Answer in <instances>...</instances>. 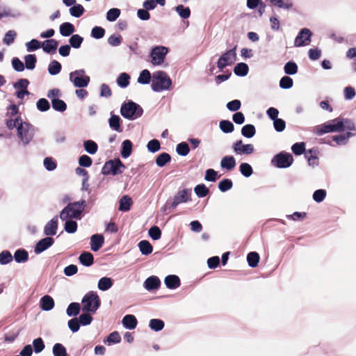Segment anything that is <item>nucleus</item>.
I'll return each instance as SVG.
<instances>
[{"mask_svg":"<svg viewBox=\"0 0 356 356\" xmlns=\"http://www.w3.org/2000/svg\"><path fill=\"white\" fill-rule=\"evenodd\" d=\"M131 204V199L128 195H124L119 201V210L121 211H128Z\"/></svg>","mask_w":356,"mask_h":356,"instance_id":"c756f323","label":"nucleus"},{"mask_svg":"<svg viewBox=\"0 0 356 356\" xmlns=\"http://www.w3.org/2000/svg\"><path fill=\"white\" fill-rule=\"evenodd\" d=\"M168 48L164 46H156L150 51V63L154 66H161L165 61Z\"/></svg>","mask_w":356,"mask_h":356,"instance_id":"9d476101","label":"nucleus"},{"mask_svg":"<svg viewBox=\"0 0 356 356\" xmlns=\"http://www.w3.org/2000/svg\"><path fill=\"white\" fill-rule=\"evenodd\" d=\"M239 170L241 173L245 177H250L253 173L251 165L247 163H242L240 165Z\"/></svg>","mask_w":356,"mask_h":356,"instance_id":"052dcab7","label":"nucleus"},{"mask_svg":"<svg viewBox=\"0 0 356 356\" xmlns=\"http://www.w3.org/2000/svg\"><path fill=\"white\" fill-rule=\"evenodd\" d=\"M164 283L166 287L169 289H175L181 284L180 279L175 275L166 276L164 280Z\"/></svg>","mask_w":356,"mask_h":356,"instance_id":"412c9836","label":"nucleus"},{"mask_svg":"<svg viewBox=\"0 0 356 356\" xmlns=\"http://www.w3.org/2000/svg\"><path fill=\"white\" fill-rule=\"evenodd\" d=\"M58 47V42L54 39H49L44 41L42 44V49L46 53L54 51Z\"/></svg>","mask_w":356,"mask_h":356,"instance_id":"c85d7f7f","label":"nucleus"},{"mask_svg":"<svg viewBox=\"0 0 356 356\" xmlns=\"http://www.w3.org/2000/svg\"><path fill=\"white\" fill-rule=\"evenodd\" d=\"M83 38L79 35H72L69 40L70 46L73 48L78 49L81 47L83 42Z\"/></svg>","mask_w":356,"mask_h":356,"instance_id":"5fc2aeb1","label":"nucleus"},{"mask_svg":"<svg viewBox=\"0 0 356 356\" xmlns=\"http://www.w3.org/2000/svg\"><path fill=\"white\" fill-rule=\"evenodd\" d=\"M121 118L115 114L111 113V117L108 120L109 127L113 130L118 133L122 132L123 129L121 127Z\"/></svg>","mask_w":356,"mask_h":356,"instance_id":"6ab92c4d","label":"nucleus"},{"mask_svg":"<svg viewBox=\"0 0 356 356\" xmlns=\"http://www.w3.org/2000/svg\"><path fill=\"white\" fill-rule=\"evenodd\" d=\"M70 14L74 17H80L84 13V8L81 4H74L69 10Z\"/></svg>","mask_w":356,"mask_h":356,"instance_id":"49530a36","label":"nucleus"},{"mask_svg":"<svg viewBox=\"0 0 356 356\" xmlns=\"http://www.w3.org/2000/svg\"><path fill=\"white\" fill-rule=\"evenodd\" d=\"M330 133L342 132L346 130L355 131L354 122L348 118H337L327 122Z\"/></svg>","mask_w":356,"mask_h":356,"instance_id":"20e7f679","label":"nucleus"},{"mask_svg":"<svg viewBox=\"0 0 356 356\" xmlns=\"http://www.w3.org/2000/svg\"><path fill=\"white\" fill-rule=\"evenodd\" d=\"M147 148L149 152L155 153L161 149L160 142L156 139L151 140L147 145Z\"/></svg>","mask_w":356,"mask_h":356,"instance_id":"69168bd1","label":"nucleus"},{"mask_svg":"<svg viewBox=\"0 0 356 356\" xmlns=\"http://www.w3.org/2000/svg\"><path fill=\"white\" fill-rule=\"evenodd\" d=\"M81 309L80 304L78 302L70 303L66 310L68 316H76L79 314Z\"/></svg>","mask_w":356,"mask_h":356,"instance_id":"c9c22d12","label":"nucleus"},{"mask_svg":"<svg viewBox=\"0 0 356 356\" xmlns=\"http://www.w3.org/2000/svg\"><path fill=\"white\" fill-rule=\"evenodd\" d=\"M138 248L143 255H148L152 252L153 248L149 241L143 240L139 242Z\"/></svg>","mask_w":356,"mask_h":356,"instance_id":"2f4dec72","label":"nucleus"},{"mask_svg":"<svg viewBox=\"0 0 356 356\" xmlns=\"http://www.w3.org/2000/svg\"><path fill=\"white\" fill-rule=\"evenodd\" d=\"M312 35V31L309 29H302L295 38L294 46L299 47L309 44Z\"/></svg>","mask_w":356,"mask_h":356,"instance_id":"ddd939ff","label":"nucleus"},{"mask_svg":"<svg viewBox=\"0 0 356 356\" xmlns=\"http://www.w3.org/2000/svg\"><path fill=\"white\" fill-rule=\"evenodd\" d=\"M130 76L125 73H121L117 79V83L120 88H124L129 84Z\"/></svg>","mask_w":356,"mask_h":356,"instance_id":"37998d69","label":"nucleus"},{"mask_svg":"<svg viewBox=\"0 0 356 356\" xmlns=\"http://www.w3.org/2000/svg\"><path fill=\"white\" fill-rule=\"evenodd\" d=\"M143 113V108L132 101L123 103L120 108V114L129 120H135L139 118Z\"/></svg>","mask_w":356,"mask_h":356,"instance_id":"39448f33","label":"nucleus"},{"mask_svg":"<svg viewBox=\"0 0 356 356\" xmlns=\"http://www.w3.org/2000/svg\"><path fill=\"white\" fill-rule=\"evenodd\" d=\"M104 243V238L102 234H93L90 237V248L92 251H98Z\"/></svg>","mask_w":356,"mask_h":356,"instance_id":"a211bd4d","label":"nucleus"},{"mask_svg":"<svg viewBox=\"0 0 356 356\" xmlns=\"http://www.w3.org/2000/svg\"><path fill=\"white\" fill-rule=\"evenodd\" d=\"M161 285V281L156 276L152 275L149 277L144 282V288L147 291H153L158 289Z\"/></svg>","mask_w":356,"mask_h":356,"instance_id":"f3484780","label":"nucleus"},{"mask_svg":"<svg viewBox=\"0 0 356 356\" xmlns=\"http://www.w3.org/2000/svg\"><path fill=\"white\" fill-rule=\"evenodd\" d=\"M259 255L256 252H250L247 256V261L248 263V265L254 268L257 266L258 263L259 261Z\"/></svg>","mask_w":356,"mask_h":356,"instance_id":"ea45409f","label":"nucleus"},{"mask_svg":"<svg viewBox=\"0 0 356 356\" xmlns=\"http://www.w3.org/2000/svg\"><path fill=\"white\" fill-rule=\"evenodd\" d=\"M101 301L96 292L90 291L82 298V311L94 314L100 307Z\"/></svg>","mask_w":356,"mask_h":356,"instance_id":"423d86ee","label":"nucleus"},{"mask_svg":"<svg viewBox=\"0 0 356 356\" xmlns=\"http://www.w3.org/2000/svg\"><path fill=\"white\" fill-rule=\"evenodd\" d=\"M284 70L286 74L293 75L298 72V66L294 62L289 61L285 64Z\"/></svg>","mask_w":356,"mask_h":356,"instance_id":"e2e57ef3","label":"nucleus"},{"mask_svg":"<svg viewBox=\"0 0 356 356\" xmlns=\"http://www.w3.org/2000/svg\"><path fill=\"white\" fill-rule=\"evenodd\" d=\"M236 47L227 51L218 59V67L222 70L226 66L232 65L236 60Z\"/></svg>","mask_w":356,"mask_h":356,"instance_id":"f8f14e48","label":"nucleus"},{"mask_svg":"<svg viewBox=\"0 0 356 356\" xmlns=\"http://www.w3.org/2000/svg\"><path fill=\"white\" fill-rule=\"evenodd\" d=\"M233 186L232 180L224 179L218 183V188L221 192H226L230 190Z\"/></svg>","mask_w":356,"mask_h":356,"instance_id":"4d7b16f0","label":"nucleus"},{"mask_svg":"<svg viewBox=\"0 0 356 356\" xmlns=\"http://www.w3.org/2000/svg\"><path fill=\"white\" fill-rule=\"evenodd\" d=\"M313 132L318 136L330 133L327 122L314 127Z\"/></svg>","mask_w":356,"mask_h":356,"instance_id":"603ef678","label":"nucleus"},{"mask_svg":"<svg viewBox=\"0 0 356 356\" xmlns=\"http://www.w3.org/2000/svg\"><path fill=\"white\" fill-rule=\"evenodd\" d=\"M191 190L184 188L179 190L172 201H168L164 206V210L168 208L175 209L179 204L186 203L191 200Z\"/></svg>","mask_w":356,"mask_h":356,"instance_id":"6e6552de","label":"nucleus"},{"mask_svg":"<svg viewBox=\"0 0 356 356\" xmlns=\"http://www.w3.org/2000/svg\"><path fill=\"white\" fill-rule=\"evenodd\" d=\"M59 31L60 35L64 37H67L75 31V29L72 24L70 22H64L60 24Z\"/></svg>","mask_w":356,"mask_h":356,"instance_id":"393cba45","label":"nucleus"},{"mask_svg":"<svg viewBox=\"0 0 356 356\" xmlns=\"http://www.w3.org/2000/svg\"><path fill=\"white\" fill-rule=\"evenodd\" d=\"M355 135H356L355 133L349 131L344 134L333 136L332 139V141L336 143V145H345L348 143L349 138Z\"/></svg>","mask_w":356,"mask_h":356,"instance_id":"aec40b11","label":"nucleus"},{"mask_svg":"<svg viewBox=\"0 0 356 356\" xmlns=\"http://www.w3.org/2000/svg\"><path fill=\"white\" fill-rule=\"evenodd\" d=\"M233 149L237 154H250L254 152L252 144L243 145L242 140H237L233 145Z\"/></svg>","mask_w":356,"mask_h":356,"instance_id":"4468645a","label":"nucleus"},{"mask_svg":"<svg viewBox=\"0 0 356 356\" xmlns=\"http://www.w3.org/2000/svg\"><path fill=\"white\" fill-rule=\"evenodd\" d=\"M132 143L129 140H125L122 143L121 156L124 159L128 158L132 152Z\"/></svg>","mask_w":356,"mask_h":356,"instance_id":"a878e982","label":"nucleus"},{"mask_svg":"<svg viewBox=\"0 0 356 356\" xmlns=\"http://www.w3.org/2000/svg\"><path fill=\"white\" fill-rule=\"evenodd\" d=\"M6 126L9 129L17 128V136L24 145H28L33 138V127L27 122H24L20 118L8 120Z\"/></svg>","mask_w":356,"mask_h":356,"instance_id":"f257e3e1","label":"nucleus"},{"mask_svg":"<svg viewBox=\"0 0 356 356\" xmlns=\"http://www.w3.org/2000/svg\"><path fill=\"white\" fill-rule=\"evenodd\" d=\"M236 164V160L233 156H225L220 161V167L227 170L234 169Z\"/></svg>","mask_w":356,"mask_h":356,"instance_id":"4be33fe9","label":"nucleus"},{"mask_svg":"<svg viewBox=\"0 0 356 356\" xmlns=\"http://www.w3.org/2000/svg\"><path fill=\"white\" fill-rule=\"evenodd\" d=\"M25 66L28 70H33L35 67L37 61L36 57L33 54H28L24 57Z\"/></svg>","mask_w":356,"mask_h":356,"instance_id":"09e8293b","label":"nucleus"},{"mask_svg":"<svg viewBox=\"0 0 356 356\" xmlns=\"http://www.w3.org/2000/svg\"><path fill=\"white\" fill-rule=\"evenodd\" d=\"M124 169L125 165L117 159L106 161L102 169V173L104 175H116L122 173Z\"/></svg>","mask_w":356,"mask_h":356,"instance_id":"1a4fd4ad","label":"nucleus"},{"mask_svg":"<svg viewBox=\"0 0 356 356\" xmlns=\"http://www.w3.org/2000/svg\"><path fill=\"white\" fill-rule=\"evenodd\" d=\"M293 161V158L290 153L282 152L273 158L271 163L279 168H286L291 165Z\"/></svg>","mask_w":356,"mask_h":356,"instance_id":"9b49d317","label":"nucleus"},{"mask_svg":"<svg viewBox=\"0 0 356 356\" xmlns=\"http://www.w3.org/2000/svg\"><path fill=\"white\" fill-rule=\"evenodd\" d=\"M177 153L182 156H186L190 152L188 145L186 142H181L177 145Z\"/></svg>","mask_w":356,"mask_h":356,"instance_id":"de8ad7c7","label":"nucleus"},{"mask_svg":"<svg viewBox=\"0 0 356 356\" xmlns=\"http://www.w3.org/2000/svg\"><path fill=\"white\" fill-rule=\"evenodd\" d=\"M122 323L123 326L129 330L136 328L138 323L136 318L132 314H127L124 316Z\"/></svg>","mask_w":356,"mask_h":356,"instance_id":"b1692460","label":"nucleus"},{"mask_svg":"<svg viewBox=\"0 0 356 356\" xmlns=\"http://www.w3.org/2000/svg\"><path fill=\"white\" fill-rule=\"evenodd\" d=\"M34 352L40 353L44 349V344L42 338L39 337L33 341Z\"/></svg>","mask_w":356,"mask_h":356,"instance_id":"774afa93","label":"nucleus"},{"mask_svg":"<svg viewBox=\"0 0 356 356\" xmlns=\"http://www.w3.org/2000/svg\"><path fill=\"white\" fill-rule=\"evenodd\" d=\"M53 108L58 112H64L67 109V104L62 99H53L51 102Z\"/></svg>","mask_w":356,"mask_h":356,"instance_id":"8fccbe9b","label":"nucleus"},{"mask_svg":"<svg viewBox=\"0 0 356 356\" xmlns=\"http://www.w3.org/2000/svg\"><path fill=\"white\" fill-rule=\"evenodd\" d=\"M171 156L169 154L163 152L159 154L156 159V164L159 167H163L168 163L170 161Z\"/></svg>","mask_w":356,"mask_h":356,"instance_id":"4c0bfd02","label":"nucleus"},{"mask_svg":"<svg viewBox=\"0 0 356 356\" xmlns=\"http://www.w3.org/2000/svg\"><path fill=\"white\" fill-rule=\"evenodd\" d=\"M40 306L43 311H50L54 307V300L50 296H44L40 299Z\"/></svg>","mask_w":356,"mask_h":356,"instance_id":"5701e85b","label":"nucleus"},{"mask_svg":"<svg viewBox=\"0 0 356 356\" xmlns=\"http://www.w3.org/2000/svg\"><path fill=\"white\" fill-rule=\"evenodd\" d=\"M36 107L40 111L45 112L50 108V104L46 99L41 98L36 102Z\"/></svg>","mask_w":356,"mask_h":356,"instance_id":"bf43d9fd","label":"nucleus"},{"mask_svg":"<svg viewBox=\"0 0 356 356\" xmlns=\"http://www.w3.org/2000/svg\"><path fill=\"white\" fill-rule=\"evenodd\" d=\"M113 284V282L111 278L104 277H102L97 284V287L101 291H107L111 288Z\"/></svg>","mask_w":356,"mask_h":356,"instance_id":"cd10ccee","label":"nucleus"},{"mask_svg":"<svg viewBox=\"0 0 356 356\" xmlns=\"http://www.w3.org/2000/svg\"><path fill=\"white\" fill-rule=\"evenodd\" d=\"M249 70L248 65L244 63H238L234 69V73L237 76H245L248 74Z\"/></svg>","mask_w":356,"mask_h":356,"instance_id":"7c9ffc66","label":"nucleus"},{"mask_svg":"<svg viewBox=\"0 0 356 356\" xmlns=\"http://www.w3.org/2000/svg\"><path fill=\"white\" fill-rule=\"evenodd\" d=\"M86 206L85 200L70 203L61 211L60 218L63 221L72 218L79 220Z\"/></svg>","mask_w":356,"mask_h":356,"instance_id":"f03ea898","label":"nucleus"},{"mask_svg":"<svg viewBox=\"0 0 356 356\" xmlns=\"http://www.w3.org/2000/svg\"><path fill=\"white\" fill-rule=\"evenodd\" d=\"M17 36V33L14 30H10L6 33L3 39V42L7 46L12 44Z\"/></svg>","mask_w":356,"mask_h":356,"instance_id":"3c124183","label":"nucleus"},{"mask_svg":"<svg viewBox=\"0 0 356 356\" xmlns=\"http://www.w3.org/2000/svg\"><path fill=\"white\" fill-rule=\"evenodd\" d=\"M172 85V80L168 74L163 71L159 70L153 72L151 88L153 91L159 92L170 89Z\"/></svg>","mask_w":356,"mask_h":356,"instance_id":"7ed1b4c3","label":"nucleus"},{"mask_svg":"<svg viewBox=\"0 0 356 356\" xmlns=\"http://www.w3.org/2000/svg\"><path fill=\"white\" fill-rule=\"evenodd\" d=\"M64 229L67 233L73 234L77 230V223L74 220L67 219L65 223Z\"/></svg>","mask_w":356,"mask_h":356,"instance_id":"0e129e2a","label":"nucleus"},{"mask_svg":"<svg viewBox=\"0 0 356 356\" xmlns=\"http://www.w3.org/2000/svg\"><path fill=\"white\" fill-rule=\"evenodd\" d=\"M58 216L51 218L44 227V234L45 236H54L58 229Z\"/></svg>","mask_w":356,"mask_h":356,"instance_id":"dca6fc26","label":"nucleus"},{"mask_svg":"<svg viewBox=\"0 0 356 356\" xmlns=\"http://www.w3.org/2000/svg\"><path fill=\"white\" fill-rule=\"evenodd\" d=\"M61 65L57 60H52L48 66V72L51 75H56L61 71Z\"/></svg>","mask_w":356,"mask_h":356,"instance_id":"58836bf2","label":"nucleus"},{"mask_svg":"<svg viewBox=\"0 0 356 356\" xmlns=\"http://www.w3.org/2000/svg\"><path fill=\"white\" fill-rule=\"evenodd\" d=\"M121 341V337L120 334L115 331L111 332L107 337L106 340L104 341L108 345L118 343Z\"/></svg>","mask_w":356,"mask_h":356,"instance_id":"6e6d98bb","label":"nucleus"},{"mask_svg":"<svg viewBox=\"0 0 356 356\" xmlns=\"http://www.w3.org/2000/svg\"><path fill=\"white\" fill-rule=\"evenodd\" d=\"M219 127L220 130L225 134L232 133L234 129L232 122L225 120L220 122Z\"/></svg>","mask_w":356,"mask_h":356,"instance_id":"c03bdc74","label":"nucleus"},{"mask_svg":"<svg viewBox=\"0 0 356 356\" xmlns=\"http://www.w3.org/2000/svg\"><path fill=\"white\" fill-rule=\"evenodd\" d=\"M69 81L77 88H84L87 87L90 81V78L86 74L85 70L79 69L71 72L69 74Z\"/></svg>","mask_w":356,"mask_h":356,"instance_id":"0eeeda50","label":"nucleus"},{"mask_svg":"<svg viewBox=\"0 0 356 356\" xmlns=\"http://www.w3.org/2000/svg\"><path fill=\"white\" fill-rule=\"evenodd\" d=\"M163 321L158 318H153L149 321V327L155 332H159L164 327Z\"/></svg>","mask_w":356,"mask_h":356,"instance_id":"f704fd0d","label":"nucleus"},{"mask_svg":"<svg viewBox=\"0 0 356 356\" xmlns=\"http://www.w3.org/2000/svg\"><path fill=\"white\" fill-rule=\"evenodd\" d=\"M54 239L51 237H46L40 240L35 245L34 252L38 254L47 250L54 244Z\"/></svg>","mask_w":356,"mask_h":356,"instance_id":"2eb2a0df","label":"nucleus"},{"mask_svg":"<svg viewBox=\"0 0 356 356\" xmlns=\"http://www.w3.org/2000/svg\"><path fill=\"white\" fill-rule=\"evenodd\" d=\"M13 261V256L8 250H3L0 253V264L6 265Z\"/></svg>","mask_w":356,"mask_h":356,"instance_id":"680f3d73","label":"nucleus"},{"mask_svg":"<svg viewBox=\"0 0 356 356\" xmlns=\"http://www.w3.org/2000/svg\"><path fill=\"white\" fill-rule=\"evenodd\" d=\"M175 10L180 17L183 19H188L191 15V10L188 7H185L183 5H178L175 7Z\"/></svg>","mask_w":356,"mask_h":356,"instance_id":"a18cd8bd","label":"nucleus"},{"mask_svg":"<svg viewBox=\"0 0 356 356\" xmlns=\"http://www.w3.org/2000/svg\"><path fill=\"white\" fill-rule=\"evenodd\" d=\"M255 127L252 124H246L241 129V134L245 138H252L255 135Z\"/></svg>","mask_w":356,"mask_h":356,"instance_id":"a19ab883","label":"nucleus"},{"mask_svg":"<svg viewBox=\"0 0 356 356\" xmlns=\"http://www.w3.org/2000/svg\"><path fill=\"white\" fill-rule=\"evenodd\" d=\"M194 191L199 197H206L209 192V188L203 184L197 185Z\"/></svg>","mask_w":356,"mask_h":356,"instance_id":"864d4df0","label":"nucleus"},{"mask_svg":"<svg viewBox=\"0 0 356 356\" xmlns=\"http://www.w3.org/2000/svg\"><path fill=\"white\" fill-rule=\"evenodd\" d=\"M326 191L324 189H318L314 191L313 193V200L318 203H320L324 200L326 197Z\"/></svg>","mask_w":356,"mask_h":356,"instance_id":"338daca9","label":"nucleus"},{"mask_svg":"<svg viewBox=\"0 0 356 356\" xmlns=\"http://www.w3.org/2000/svg\"><path fill=\"white\" fill-rule=\"evenodd\" d=\"M52 352L54 356H68L65 346L59 343L54 345Z\"/></svg>","mask_w":356,"mask_h":356,"instance_id":"79ce46f5","label":"nucleus"},{"mask_svg":"<svg viewBox=\"0 0 356 356\" xmlns=\"http://www.w3.org/2000/svg\"><path fill=\"white\" fill-rule=\"evenodd\" d=\"M151 79H152V76L151 75L150 72L147 70H143L140 73L137 81L140 84H148Z\"/></svg>","mask_w":356,"mask_h":356,"instance_id":"72a5a7b5","label":"nucleus"},{"mask_svg":"<svg viewBox=\"0 0 356 356\" xmlns=\"http://www.w3.org/2000/svg\"><path fill=\"white\" fill-rule=\"evenodd\" d=\"M85 150L90 154H95L98 149V146L95 142L91 140H86L83 143Z\"/></svg>","mask_w":356,"mask_h":356,"instance_id":"e433bc0d","label":"nucleus"},{"mask_svg":"<svg viewBox=\"0 0 356 356\" xmlns=\"http://www.w3.org/2000/svg\"><path fill=\"white\" fill-rule=\"evenodd\" d=\"M120 15V10L118 8H111L106 13V19L108 22H115Z\"/></svg>","mask_w":356,"mask_h":356,"instance_id":"13d9d810","label":"nucleus"},{"mask_svg":"<svg viewBox=\"0 0 356 356\" xmlns=\"http://www.w3.org/2000/svg\"><path fill=\"white\" fill-rule=\"evenodd\" d=\"M14 259L17 263L26 262L29 259L28 252L25 250L19 249L15 251Z\"/></svg>","mask_w":356,"mask_h":356,"instance_id":"473e14b6","label":"nucleus"},{"mask_svg":"<svg viewBox=\"0 0 356 356\" xmlns=\"http://www.w3.org/2000/svg\"><path fill=\"white\" fill-rule=\"evenodd\" d=\"M81 264L85 266H90L94 263V257L92 253L89 252H85L79 257Z\"/></svg>","mask_w":356,"mask_h":356,"instance_id":"bb28decb","label":"nucleus"}]
</instances>
